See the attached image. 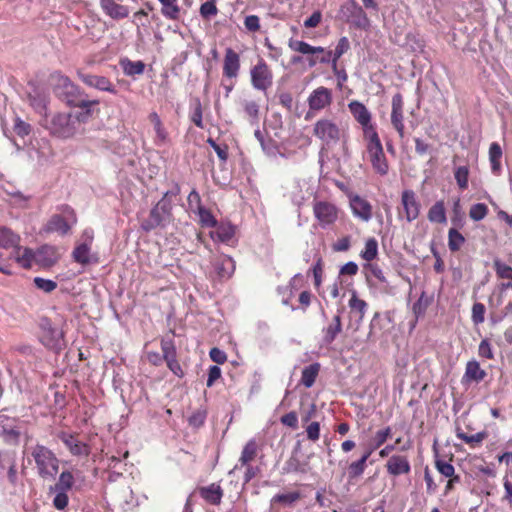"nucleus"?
Segmentation results:
<instances>
[{
  "mask_svg": "<svg viewBox=\"0 0 512 512\" xmlns=\"http://www.w3.org/2000/svg\"><path fill=\"white\" fill-rule=\"evenodd\" d=\"M478 355L481 358H485V359H493L494 358L492 346L487 339H484L480 342L479 347H478Z\"/></svg>",
  "mask_w": 512,
  "mask_h": 512,
  "instance_id": "59",
  "label": "nucleus"
},
{
  "mask_svg": "<svg viewBox=\"0 0 512 512\" xmlns=\"http://www.w3.org/2000/svg\"><path fill=\"white\" fill-rule=\"evenodd\" d=\"M161 4L162 15L171 20H176L180 14L178 0H158Z\"/></svg>",
  "mask_w": 512,
  "mask_h": 512,
  "instance_id": "36",
  "label": "nucleus"
},
{
  "mask_svg": "<svg viewBox=\"0 0 512 512\" xmlns=\"http://www.w3.org/2000/svg\"><path fill=\"white\" fill-rule=\"evenodd\" d=\"M403 98L400 93L393 95L391 100V124L398 132L400 138L404 137V115H403Z\"/></svg>",
  "mask_w": 512,
  "mask_h": 512,
  "instance_id": "14",
  "label": "nucleus"
},
{
  "mask_svg": "<svg viewBox=\"0 0 512 512\" xmlns=\"http://www.w3.org/2000/svg\"><path fill=\"white\" fill-rule=\"evenodd\" d=\"M245 115L249 118L252 125L257 124L259 120V104L253 100H245L242 103Z\"/></svg>",
  "mask_w": 512,
  "mask_h": 512,
  "instance_id": "41",
  "label": "nucleus"
},
{
  "mask_svg": "<svg viewBox=\"0 0 512 512\" xmlns=\"http://www.w3.org/2000/svg\"><path fill=\"white\" fill-rule=\"evenodd\" d=\"M82 242L78 243L73 250L72 256L75 262L85 265L93 260H96L91 253V245L94 239V233L92 229L84 230L82 234Z\"/></svg>",
  "mask_w": 512,
  "mask_h": 512,
  "instance_id": "11",
  "label": "nucleus"
},
{
  "mask_svg": "<svg viewBox=\"0 0 512 512\" xmlns=\"http://www.w3.org/2000/svg\"><path fill=\"white\" fill-rule=\"evenodd\" d=\"M74 484V477L71 472L63 471L55 485L50 487V491L68 492Z\"/></svg>",
  "mask_w": 512,
  "mask_h": 512,
  "instance_id": "38",
  "label": "nucleus"
},
{
  "mask_svg": "<svg viewBox=\"0 0 512 512\" xmlns=\"http://www.w3.org/2000/svg\"><path fill=\"white\" fill-rule=\"evenodd\" d=\"M487 376V372L481 368L479 362L475 359L470 360L466 363L465 372L462 376V384H478Z\"/></svg>",
  "mask_w": 512,
  "mask_h": 512,
  "instance_id": "19",
  "label": "nucleus"
},
{
  "mask_svg": "<svg viewBox=\"0 0 512 512\" xmlns=\"http://www.w3.org/2000/svg\"><path fill=\"white\" fill-rule=\"evenodd\" d=\"M316 193L315 181L312 178H302L296 181L292 191V201L301 206Z\"/></svg>",
  "mask_w": 512,
  "mask_h": 512,
  "instance_id": "13",
  "label": "nucleus"
},
{
  "mask_svg": "<svg viewBox=\"0 0 512 512\" xmlns=\"http://www.w3.org/2000/svg\"><path fill=\"white\" fill-rule=\"evenodd\" d=\"M390 436H391V428L390 427H386L384 429L378 430L374 434V436L370 442V445H372L373 448L377 449L381 445H383Z\"/></svg>",
  "mask_w": 512,
  "mask_h": 512,
  "instance_id": "49",
  "label": "nucleus"
},
{
  "mask_svg": "<svg viewBox=\"0 0 512 512\" xmlns=\"http://www.w3.org/2000/svg\"><path fill=\"white\" fill-rule=\"evenodd\" d=\"M349 205H350L353 215L356 218H358L364 222H368L372 218V206L363 197H361L357 194H350L349 195Z\"/></svg>",
  "mask_w": 512,
  "mask_h": 512,
  "instance_id": "17",
  "label": "nucleus"
},
{
  "mask_svg": "<svg viewBox=\"0 0 512 512\" xmlns=\"http://www.w3.org/2000/svg\"><path fill=\"white\" fill-rule=\"evenodd\" d=\"M168 193L151 209L149 217L141 223V228L149 232L158 227L167 226L172 219L171 202L167 199Z\"/></svg>",
  "mask_w": 512,
  "mask_h": 512,
  "instance_id": "5",
  "label": "nucleus"
},
{
  "mask_svg": "<svg viewBox=\"0 0 512 512\" xmlns=\"http://www.w3.org/2000/svg\"><path fill=\"white\" fill-rule=\"evenodd\" d=\"M350 48V43L347 37H342L339 39L334 51H332V57L335 59H339L344 53H346Z\"/></svg>",
  "mask_w": 512,
  "mask_h": 512,
  "instance_id": "55",
  "label": "nucleus"
},
{
  "mask_svg": "<svg viewBox=\"0 0 512 512\" xmlns=\"http://www.w3.org/2000/svg\"><path fill=\"white\" fill-rule=\"evenodd\" d=\"M308 106L311 111H321L332 102V93L326 87H318L308 97Z\"/></svg>",
  "mask_w": 512,
  "mask_h": 512,
  "instance_id": "15",
  "label": "nucleus"
},
{
  "mask_svg": "<svg viewBox=\"0 0 512 512\" xmlns=\"http://www.w3.org/2000/svg\"><path fill=\"white\" fill-rule=\"evenodd\" d=\"M12 257L23 268L28 269L36 264V251L27 247H21L19 244L13 250Z\"/></svg>",
  "mask_w": 512,
  "mask_h": 512,
  "instance_id": "26",
  "label": "nucleus"
},
{
  "mask_svg": "<svg viewBox=\"0 0 512 512\" xmlns=\"http://www.w3.org/2000/svg\"><path fill=\"white\" fill-rule=\"evenodd\" d=\"M30 105L41 115H46L47 97L44 94L37 93L29 95Z\"/></svg>",
  "mask_w": 512,
  "mask_h": 512,
  "instance_id": "43",
  "label": "nucleus"
},
{
  "mask_svg": "<svg viewBox=\"0 0 512 512\" xmlns=\"http://www.w3.org/2000/svg\"><path fill=\"white\" fill-rule=\"evenodd\" d=\"M503 152L502 148L497 142H493L489 147V161L491 164V170L494 174H499L501 171V158Z\"/></svg>",
  "mask_w": 512,
  "mask_h": 512,
  "instance_id": "34",
  "label": "nucleus"
},
{
  "mask_svg": "<svg viewBox=\"0 0 512 512\" xmlns=\"http://www.w3.org/2000/svg\"><path fill=\"white\" fill-rule=\"evenodd\" d=\"M435 467L438 470L440 474H442L444 477L447 478H453L455 475V468L454 466L441 459H436L435 461Z\"/></svg>",
  "mask_w": 512,
  "mask_h": 512,
  "instance_id": "52",
  "label": "nucleus"
},
{
  "mask_svg": "<svg viewBox=\"0 0 512 512\" xmlns=\"http://www.w3.org/2000/svg\"><path fill=\"white\" fill-rule=\"evenodd\" d=\"M42 343L50 349L60 348L62 341V332L59 329L48 327L44 328L41 335Z\"/></svg>",
  "mask_w": 512,
  "mask_h": 512,
  "instance_id": "29",
  "label": "nucleus"
},
{
  "mask_svg": "<svg viewBox=\"0 0 512 512\" xmlns=\"http://www.w3.org/2000/svg\"><path fill=\"white\" fill-rule=\"evenodd\" d=\"M387 472L392 476L408 474L411 470L409 460L403 455H393L386 463Z\"/></svg>",
  "mask_w": 512,
  "mask_h": 512,
  "instance_id": "22",
  "label": "nucleus"
},
{
  "mask_svg": "<svg viewBox=\"0 0 512 512\" xmlns=\"http://www.w3.org/2000/svg\"><path fill=\"white\" fill-rule=\"evenodd\" d=\"M217 12H218V10L215 5V2H212V1H206L200 7V14L204 18H210L212 16H215L217 14Z\"/></svg>",
  "mask_w": 512,
  "mask_h": 512,
  "instance_id": "61",
  "label": "nucleus"
},
{
  "mask_svg": "<svg viewBox=\"0 0 512 512\" xmlns=\"http://www.w3.org/2000/svg\"><path fill=\"white\" fill-rule=\"evenodd\" d=\"M209 356L212 359V361H214L217 364H223L227 360L226 353L223 350L216 347L210 350Z\"/></svg>",
  "mask_w": 512,
  "mask_h": 512,
  "instance_id": "64",
  "label": "nucleus"
},
{
  "mask_svg": "<svg viewBox=\"0 0 512 512\" xmlns=\"http://www.w3.org/2000/svg\"><path fill=\"white\" fill-rule=\"evenodd\" d=\"M363 141L365 153L375 172L382 176L386 175L389 165L378 132L363 137Z\"/></svg>",
  "mask_w": 512,
  "mask_h": 512,
  "instance_id": "3",
  "label": "nucleus"
},
{
  "mask_svg": "<svg viewBox=\"0 0 512 512\" xmlns=\"http://www.w3.org/2000/svg\"><path fill=\"white\" fill-rule=\"evenodd\" d=\"M240 69L239 55L231 48H227L224 57L223 74L228 78H236Z\"/></svg>",
  "mask_w": 512,
  "mask_h": 512,
  "instance_id": "25",
  "label": "nucleus"
},
{
  "mask_svg": "<svg viewBox=\"0 0 512 512\" xmlns=\"http://www.w3.org/2000/svg\"><path fill=\"white\" fill-rule=\"evenodd\" d=\"M120 66L127 76L141 75L145 69V64L142 61H131L127 58L120 61Z\"/></svg>",
  "mask_w": 512,
  "mask_h": 512,
  "instance_id": "35",
  "label": "nucleus"
},
{
  "mask_svg": "<svg viewBox=\"0 0 512 512\" xmlns=\"http://www.w3.org/2000/svg\"><path fill=\"white\" fill-rule=\"evenodd\" d=\"M320 371V364L313 363L305 367L302 371L301 382L306 388H310L315 383V380Z\"/></svg>",
  "mask_w": 512,
  "mask_h": 512,
  "instance_id": "37",
  "label": "nucleus"
},
{
  "mask_svg": "<svg viewBox=\"0 0 512 512\" xmlns=\"http://www.w3.org/2000/svg\"><path fill=\"white\" fill-rule=\"evenodd\" d=\"M58 438L64 443L71 454L75 456H87L90 452L89 447L72 434L61 432L58 434Z\"/></svg>",
  "mask_w": 512,
  "mask_h": 512,
  "instance_id": "21",
  "label": "nucleus"
},
{
  "mask_svg": "<svg viewBox=\"0 0 512 512\" xmlns=\"http://www.w3.org/2000/svg\"><path fill=\"white\" fill-rule=\"evenodd\" d=\"M342 330L340 315L334 316L332 322L323 329V342L331 344Z\"/></svg>",
  "mask_w": 512,
  "mask_h": 512,
  "instance_id": "31",
  "label": "nucleus"
},
{
  "mask_svg": "<svg viewBox=\"0 0 512 512\" xmlns=\"http://www.w3.org/2000/svg\"><path fill=\"white\" fill-rule=\"evenodd\" d=\"M465 243L464 236L455 228L449 229L448 232V247L452 252L458 251Z\"/></svg>",
  "mask_w": 512,
  "mask_h": 512,
  "instance_id": "42",
  "label": "nucleus"
},
{
  "mask_svg": "<svg viewBox=\"0 0 512 512\" xmlns=\"http://www.w3.org/2000/svg\"><path fill=\"white\" fill-rule=\"evenodd\" d=\"M288 47L294 52L306 55L309 67H314L318 63L328 64L331 61L332 51L321 46H312L305 41L291 38Z\"/></svg>",
  "mask_w": 512,
  "mask_h": 512,
  "instance_id": "4",
  "label": "nucleus"
},
{
  "mask_svg": "<svg viewBox=\"0 0 512 512\" xmlns=\"http://www.w3.org/2000/svg\"><path fill=\"white\" fill-rule=\"evenodd\" d=\"M456 436H457V438L461 439L465 443L470 444L474 447L483 442V440L487 437V432L480 431L473 435H467L466 433H464L462 431H457Z\"/></svg>",
  "mask_w": 512,
  "mask_h": 512,
  "instance_id": "44",
  "label": "nucleus"
},
{
  "mask_svg": "<svg viewBox=\"0 0 512 512\" xmlns=\"http://www.w3.org/2000/svg\"><path fill=\"white\" fill-rule=\"evenodd\" d=\"M348 305L353 313L358 314L359 320H363L365 313L367 311L368 304L366 303V301L360 299L355 291L352 293Z\"/></svg>",
  "mask_w": 512,
  "mask_h": 512,
  "instance_id": "39",
  "label": "nucleus"
},
{
  "mask_svg": "<svg viewBox=\"0 0 512 512\" xmlns=\"http://www.w3.org/2000/svg\"><path fill=\"white\" fill-rule=\"evenodd\" d=\"M60 255L56 247L43 245L36 250V264L40 267L48 268L53 266Z\"/></svg>",
  "mask_w": 512,
  "mask_h": 512,
  "instance_id": "20",
  "label": "nucleus"
},
{
  "mask_svg": "<svg viewBox=\"0 0 512 512\" xmlns=\"http://www.w3.org/2000/svg\"><path fill=\"white\" fill-rule=\"evenodd\" d=\"M313 134L326 146H332L339 142L341 129L333 120L321 118L314 124Z\"/></svg>",
  "mask_w": 512,
  "mask_h": 512,
  "instance_id": "7",
  "label": "nucleus"
},
{
  "mask_svg": "<svg viewBox=\"0 0 512 512\" xmlns=\"http://www.w3.org/2000/svg\"><path fill=\"white\" fill-rule=\"evenodd\" d=\"M493 266L497 276L501 279L512 280V267L499 259L494 260Z\"/></svg>",
  "mask_w": 512,
  "mask_h": 512,
  "instance_id": "48",
  "label": "nucleus"
},
{
  "mask_svg": "<svg viewBox=\"0 0 512 512\" xmlns=\"http://www.w3.org/2000/svg\"><path fill=\"white\" fill-rule=\"evenodd\" d=\"M148 119L155 132L154 144L158 147L164 146L169 142V134L165 129L159 115L156 112H151Z\"/></svg>",
  "mask_w": 512,
  "mask_h": 512,
  "instance_id": "24",
  "label": "nucleus"
},
{
  "mask_svg": "<svg viewBox=\"0 0 512 512\" xmlns=\"http://www.w3.org/2000/svg\"><path fill=\"white\" fill-rule=\"evenodd\" d=\"M13 129L15 133L21 137H24L30 133V125L19 117L15 118Z\"/></svg>",
  "mask_w": 512,
  "mask_h": 512,
  "instance_id": "60",
  "label": "nucleus"
},
{
  "mask_svg": "<svg viewBox=\"0 0 512 512\" xmlns=\"http://www.w3.org/2000/svg\"><path fill=\"white\" fill-rule=\"evenodd\" d=\"M257 453V444L254 440H250L244 446L241 456L239 458V464L241 466L249 465L250 462L255 458Z\"/></svg>",
  "mask_w": 512,
  "mask_h": 512,
  "instance_id": "40",
  "label": "nucleus"
},
{
  "mask_svg": "<svg viewBox=\"0 0 512 512\" xmlns=\"http://www.w3.org/2000/svg\"><path fill=\"white\" fill-rule=\"evenodd\" d=\"M75 123L70 114L59 113L52 118L50 130L58 137L68 138L76 132Z\"/></svg>",
  "mask_w": 512,
  "mask_h": 512,
  "instance_id": "12",
  "label": "nucleus"
},
{
  "mask_svg": "<svg viewBox=\"0 0 512 512\" xmlns=\"http://www.w3.org/2000/svg\"><path fill=\"white\" fill-rule=\"evenodd\" d=\"M34 284L38 289H40L46 293L52 292L57 287V283L55 281L50 280V279H44L41 277H35Z\"/></svg>",
  "mask_w": 512,
  "mask_h": 512,
  "instance_id": "53",
  "label": "nucleus"
},
{
  "mask_svg": "<svg viewBox=\"0 0 512 512\" xmlns=\"http://www.w3.org/2000/svg\"><path fill=\"white\" fill-rule=\"evenodd\" d=\"M488 213V207L484 203H477L471 206L469 210V216L474 221H480L486 217Z\"/></svg>",
  "mask_w": 512,
  "mask_h": 512,
  "instance_id": "51",
  "label": "nucleus"
},
{
  "mask_svg": "<svg viewBox=\"0 0 512 512\" xmlns=\"http://www.w3.org/2000/svg\"><path fill=\"white\" fill-rule=\"evenodd\" d=\"M401 203L404 209L405 218L408 222H412L418 218L420 214V203L413 190H404L402 192Z\"/></svg>",
  "mask_w": 512,
  "mask_h": 512,
  "instance_id": "18",
  "label": "nucleus"
},
{
  "mask_svg": "<svg viewBox=\"0 0 512 512\" xmlns=\"http://www.w3.org/2000/svg\"><path fill=\"white\" fill-rule=\"evenodd\" d=\"M55 80V91L57 95L62 98L67 105L81 108L87 115H90L91 107L97 105L98 101L88 100L85 92L65 75L57 74Z\"/></svg>",
  "mask_w": 512,
  "mask_h": 512,
  "instance_id": "1",
  "label": "nucleus"
},
{
  "mask_svg": "<svg viewBox=\"0 0 512 512\" xmlns=\"http://www.w3.org/2000/svg\"><path fill=\"white\" fill-rule=\"evenodd\" d=\"M195 213L198 215L199 221L203 226H206V227L216 226L217 222H216L214 216L211 214L210 211H208L204 207H198V209Z\"/></svg>",
  "mask_w": 512,
  "mask_h": 512,
  "instance_id": "50",
  "label": "nucleus"
},
{
  "mask_svg": "<svg viewBox=\"0 0 512 512\" xmlns=\"http://www.w3.org/2000/svg\"><path fill=\"white\" fill-rule=\"evenodd\" d=\"M235 227L228 222H221L216 224V229L210 232V237L216 241L224 244H232L234 242Z\"/></svg>",
  "mask_w": 512,
  "mask_h": 512,
  "instance_id": "23",
  "label": "nucleus"
},
{
  "mask_svg": "<svg viewBox=\"0 0 512 512\" xmlns=\"http://www.w3.org/2000/svg\"><path fill=\"white\" fill-rule=\"evenodd\" d=\"M103 11L112 19H123L129 15L128 7L117 3L115 0H100Z\"/></svg>",
  "mask_w": 512,
  "mask_h": 512,
  "instance_id": "27",
  "label": "nucleus"
},
{
  "mask_svg": "<svg viewBox=\"0 0 512 512\" xmlns=\"http://www.w3.org/2000/svg\"><path fill=\"white\" fill-rule=\"evenodd\" d=\"M51 493H54V499H53V505L58 510H63L68 505V496L67 492L62 491H50Z\"/></svg>",
  "mask_w": 512,
  "mask_h": 512,
  "instance_id": "57",
  "label": "nucleus"
},
{
  "mask_svg": "<svg viewBox=\"0 0 512 512\" xmlns=\"http://www.w3.org/2000/svg\"><path fill=\"white\" fill-rule=\"evenodd\" d=\"M314 217L323 229L333 225L339 216L338 207L329 201H315L313 204Z\"/></svg>",
  "mask_w": 512,
  "mask_h": 512,
  "instance_id": "9",
  "label": "nucleus"
},
{
  "mask_svg": "<svg viewBox=\"0 0 512 512\" xmlns=\"http://www.w3.org/2000/svg\"><path fill=\"white\" fill-rule=\"evenodd\" d=\"M378 243L374 238H369L365 242L364 250L361 252V257L366 261H372L377 257Z\"/></svg>",
  "mask_w": 512,
  "mask_h": 512,
  "instance_id": "45",
  "label": "nucleus"
},
{
  "mask_svg": "<svg viewBox=\"0 0 512 512\" xmlns=\"http://www.w3.org/2000/svg\"><path fill=\"white\" fill-rule=\"evenodd\" d=\"M428 220L432 223L445 224L447 222L446 210L443 201H437L428 211Z\"/></svg>",
  "mask_w": 512,
  "mask_h": 512,
  "instance_id": "32",
  "label": "nucleus"
},
{
  "mask_svg": "<svg viewBox=\"0 0 512 512\" xmlns=\"http://www.w3.org/2000/svg\"><path fill=\"white\" fill-rule=\"evenodd\" d=\"M79 79L89 87L95 88L99 91L109 92L116 94L117 90L113 83L105 76L85 74L81 71L78 72Z\"/></svg>",
  "mask_w": 512,
  "mask_h": 512,
  "instance_id": "16",
  "label": "nucleus"
},
{
  "mask_svg": "<svg viewBox=\"0 0 512 512\" xmlns=\"http://www.w3.org/2000/svg\"><path fill=\"white\" fill-rule=\"evenodd\" d=\"M164 360L176 356V350L171 340L163 339L161 342Z\"/></svg>",
  "mask_w": 512,
  "mask_h": 512,
  "instance_id": "63",
  "label": "nucleus"
},
{
  "mask_svg": "<svg viewBox=\"0 0 512 512\" xmlns=\"http://www.w3.org/2000/svg\"><path fill=\"white\" fill-rule=\"evenodd\" d=\"M454 177L460 189L465 190L468 187L469 168L468 166H459L455 169Z\"/></svg>",
  "mask_w": 512,
  "mask_h": 512,
  "instance_id": "47",
  "label": "nucleus"
},
{
  "mask_svg": "<svg viewBox=\"0 0 512 512\" xmlns=\"http://www.w3.org/2000/svg\"><path fill=\"white\" fill-rule=\"evenodd\" d=\"M58 213L51 216L44 226L45 232H56L60 235H66L71 227L76 224L77 217L74 210L68 205L58 207Z\"/></svg>",
  "mask_w": 512,
  "mask_h": 512,
  "instance_id": "6",
  "label": "nucleus"
},
{
  "mask_svg": "<svg viewBox=\"0 0 512 512\" xmlns=\"http://www.w3.org/2000/svg\"><path fill=\"white\" fill-rule=\"evenodd\" d=\"M348 109L361 126L363 137L377 133L376 127L372 122V114L362 102L353 100L348 103Z\"/></svg>",
  "mask_w": 512,
  "mask_h": 512,
  "instance_id": "8",
  "label": "nucleus"
},
{
  "mask_svg": "<svg viewBox=\"0 0 512 512\" xmlns=\"http://www.w3.org/2000/svg\"><path fill=\"white\" fill-rule=\"evenodd\" d=\"M260 146L263 152L270 158L274 159L277 158L278 156L285 157V154L280 151L276 142L270 138L266 139V141L263 142Z\"/></svg>",
  "mask_w": 512,
  "mask_h": 512,
  "instance_id": "46",
  "label": "nucleus"
},
{
  "mask_svg": "<svg viewBox=\"0 0 512 512\" xmlns=\"http://www.w3.org/2000/svg\"><path fill=\"white\" fill-rule=\"evenodd\" d=\"M20 237L7 227H0V247L14 248L19 244Z\"/></svg>",
  "mask_w": 512,
  "mask_h": 512,
  "instance_id": "33",
  "label": "nucleus"
},
{
  "mask_svg": "<svg viewBox=\"0 0 512 512\" xmlns=\"http://www.w3.org/2000/svg\"><path fill=\"white\" fill-rule=\"evenodd\" d=\"M244 25L248 31L256 32L260 29V19L256 15L246 16L244 20Z\"/></svg>",
  "mask_w": 512,
  "mask_h": 512,
  "instance_id": "62",
  "label": "nucleus"
},
{
  "mask_svg": "<svg viewBox=\"0 0 512 512\" xmlns=\"http://www.w3.org/2000/svg\"><path fill=\"white\" fill-rule=\"evenodd\" d=\"M365 468L366 462L364 461V459L354 461L348 467L349 476L351 478L359 477L364 473Z\"/></svg>",
  "mask_w": 512,
  "mask_h": 512,
  "instance_id": "54",
  "label": "nucleus"
},
{
  "mask_svg": "<svg viewBox=\"0 0 512 512\" xmlns=\"http://www.w3.org/2000/svg\"><path fill=\"white\" fill-rule=\"evenodd\" d=\"M207 413L204 409H198L189 417V424L193 427H200L204 424Z\"/></svg>",
  "mask_w": 512,
  "mask_h": 512,
  "instance_id": "58",
  "label": "nucleus"
},
{
  "mask_svg": "<svg viewBox=\"0 0 512 512\" xmlns=\"http://www.w3.org/2000/svg\"><path fill=\"white\" fill-rule=\"evenodd\" d=\"M215 271L220 278H229L235 271L233 259L227 255L220 256L214 264Z\"/></svg>",
  "mask_w": 512,
  "mask_h": 512,
  "instance_id": "28",
  "label": "nucleus"
},
{
  "mask_svg": "<svg viewBox=\"0 0 512 512\" xmlns=\"http://www.w3.org/2000/svg\"><path fill=\"white\" fill-rule=\"evenodd\" d=\"M251 84L259 91H266L271 87L273 82V74L268 65L260 60L251 70Z\"/></svg>",
  "mask_w": 512,
  "mask_h": 512,
  "instance_id": "10",
  "label": "nucleus"
},
{
  "mask_svg": "<svg viewBox=\"0 0 512 512\" xmlns=\"http://www.w3.org/2000/svg\"><path fill=\"white\" fill-rule=\"evenodd\" d=\"M485 306L482 303H475L472 307V321L474 324H481L485 320Z\"/></svg>",
  "mask_w": 512,
  "mask_h": 512,
  "instance_id": "56",
  "label": "nucleus"
},
{
  "mask_svg": "<svg viewBox=\"0 0 512 512\" xmlns=\"http://www.w3.org/2000/svg\"><path fill=\"white\" fill-rule=\"evenodd\" d=\"M201 497L212 505H218L221 502L223 492L218 484L212 483L209 486L200 489Z\"/></svg>",
  "mask_w": 512,
  "mask_h": 512,
  "instance_id": "30",
  "label": "nucleus"
},
{
  "mask_svg": "<svg viewBox=\"0 0 512 512\" xmlns=\"http://www.w3.org/2000/svg\"><path fill=\"white\" fill-rule=\"evenodd\" d=\"M38 475L46 480L55 478L59 471V459L44 445L37 444L31 449Z\"/></svg>",
  "mask_w": 512,
  "mask_h": 512,
  "instance_id": "2",
  "label": "nucleus"
}]
</instances>
